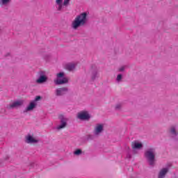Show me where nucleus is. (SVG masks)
Listing matches in <instances>:
<instances>
[{
	"mask_svg": "<svg viewBox=\"0 0 178 178\" xmlns=\"http://www.w3.org/2000/svg\"><path fill=\"white\" fill-rule=\"evenodd\" d=\"M35 106H37V103L33 101L31 102L27 106V107L25 108V110L24 111V113L33 111L35 108Z\"/></svg>",
	"mask_w": 178,
	"mask_h": 178,
	"instance_id": "9",
	"label": "nucleus"
},
{
	"mask_svg": "<svg viewBox=\"0 0 178 178\" xmlns=\"http://www.w3.org/2000/svg\"><path fill=\"white\" fill-rule=\"evenodd\" d=\"M155 148H149L145 152V156L147 159L150 166L155 165Z\"/></svg>",
	"mask_w": 178,
	"mask_h": 178,
	"instance_id": "2",
	"label": "nucleus"
},
{
	"mask_svg": "<svg viewBox=\"0 0 178 178\" xmlns=\"http://www.w3.org/2000/svg\"><path fill=\"white\" fill-rule=\"evenodd\" d=\"M77 118L80 119V120H88L91 116L88 111H83L78 113Z\"/></svg>",
	"mask_w": 178,
	"mask_h": 178,
	"instance_id": "6",
	"label": "nucleus"
},
{
	"mask_svg": "<svg viewBox=\"0 0 178 178\" xmlns=\"http://www.w3.org/2000/svg\"><path fill=\"white\" fill-rule=\"evenodd\" d=\"M69 2H70V0H64L63 5L64 6H67V5H69Z\"/></svg>",
	"mask_w": 178,
	"mask_h": 178,
	"instance_id": "20",
	"label": "nucleus"
},
{
	"mask_svg": "<svg viewBox=\"0 0 178 178\" xmlns=\"http://www.w3.org/2000/svg\"><path fill=\"white\" fill-rule=\"evenodd\" d=\"M48 80V78L45 75H40V77L36 80V83L38 84H42V83H45Z\"/></svg>",
	"mask_w": 178,
	"mask_h": 178,
	"instance_id": "13",
	"label": "nucleus"
},
{
	"mask_svg": "<svg viewBox=\"0 0 178 178\" xmlns=\"http://www.w3.org/2000/svg\"><path fill=\"white\" fill-rule=\"evenodd\" d=\"M87 16H88V13H87V12L82 13L77 15L72 23V29H74V30H77L79 27L85 26L88 22Z\"/></svg>",
	"mask_w": 178,
	"mask_h": 178,
	"instance_id": "1",
	"label": "nucleus"
},
{
	"mask_svg": "<svg viewBox=\"0 0 178 178\" xmlns=\"http://www.w3.org/2000/svg\"><path fill=\"white\" fill-rule=\"evenodd\" d=\"M65 67L67 70H69V72H72L76 69V63H67L65 65Z\"/></svg>",
	"mask_w": 178,
	"mask_h": 178,
	"instance_id": "12",
	"label": "nucleus"
},
{
	"mask_svg": "<svg viewBox=\"0 0 178 178\" xmlns=\"http://www.w3.org/2000/svg\"><path fill=\"white\" fill-rule=\"evenodd\" d=\"M170 133L172 137H175V136H177V132L176 131V127L175 126L171 127L170 129Z\"/></svg>",
	"mask_w": 178,
	"mask_h": 178,
	"instance_id": "17",
	"label": "nucleus"
},
{
	"mask_svg": "<svg viewBox=\"0 0 178 178\" xmlns=\"http://www.w3.org/2000/svg\"><path fill=\"white\" fill-rule=\"evenodd\" d=\"M168 170H169V169H168V168H163L159 174V178L165 177V176L168 173Z\"/></svg>",
	"mask_w": 178,
	"mask_h": 178,
	"instance_id": "15",
	"label": "nucleus"
},
{
	"mask_svg": "<svg viewBox=\"0 0 178 178\" xmlns=\"http://www.w3.org/2000/svg\"><path fill=\"white\" fill-rule=\"evenodd\" d=\"M122 108V104L119 103L115 105V109H120Z\"/></svg>",
	"mask_w": 178,
	"mask_h": 178,
	"instance_id": "22",
	"label": "nucleus"
},
{
	"mask_svg": "<svg viewBox=\"0 0 178 178\" xmlns=\"http://www.w3.org/2000/svg\"><path fill=\"white\" fill-rule=\"evenodd\" d=\"M92 138H94V136H92V135H88V140H92Z\"/></svg>",
	"mask_w": 178,
	"mask_h": 178,
	"instance_id": "23",
	"label": "nucleus"
},
{
	"mask_svg": "<svg viewBox=\"0 0 178 178\" xmlns=\"http://www.w3.org/2000/svg\"><path fill=\"white\" fill-rule=\"evenodd\" d=\"M102 130H104V125L101 124H97L95 128V135L98 136V134H101V133H102Z\"/></svg>",
	"mask_w": 178,
	"mask_h": 178,
	"instance_id": "11",
	"label": "nucleus"
},
{
	"mask_svg": "<svg viewBox=\"0 0 178 178\" xmlns=\"http://www.w3.org/2000/svg\"><path fill=\"white\" fill-rule=\"evenodd\" d=\"M25 141L27 144H35V143H38V139L34 138L31 135H28L26 136Z\"/></svg>",
	"mask_w": 178,
	"mask_h": 178,
	"instance_id": "7",
	"label": "nucleus"
},
{
	"mask_svg": "<svg viewBox=\"0 0 178 178\" xmlns=\"http://www.w3.org/2000/svg\"><path fill=\"white\" fill-rule=\"evenodd\" d=\"M56 77L57 78L54 81V83L55 84H57V86H59L60 84H65V83H67V81H69V79L65 77V73L63 72H60L57 74Z\"/></svg>",
	"mask_w": 178,
	"mask_h": 178,
	"instance_id": "3",
	"label": "nucleus"
},
{
	"mask_svg": "<svg viewBox=\"0 0 178 178\" xmlns=\"http://www.w3.org/2000/svg\"><path fill=\"white\" fill-rule=\"evenodd\" d=\"M9 3H10V0H0V6L2 8H6Z\"/></svg>",
	"mask_w": 178,
	"mask_h": 178,
	"instance_id": "16",
	"label": "nucleus"
},
{
	"mask_svg": "<svg viewBox=\"0 0 178 178\" xmlns=\"http://www.w3.org/2000/svg\"><path fill=\"white\" fill-rule=\"evenodd\" d=\"M40 99H41V97L40 96H37L35 99L33 101H32L33 102H35V104H37L38 101H40Z\"/></svg>",
	"mask_w": 178,
	"mask_h": 178,
	"instance_id": "19",
	"label": "nucleus"
},
{
	"mask_svg": "<svg viewBox=\"0 0 178 178\" xmlns=\"http://www.w3.org/2000/svg\"><path fill=\"white\" fill-rule=\"evenodd\" d=\"M60 119V124L57 125L56 129V130H62V129H65L66 126H67V118L63 115L59 116Z\"/></svg>",
	"mask_w": 178,
	"mask_h": 178,
	"instance_id": "4",
	"label": "nucleus"
},
{
	"mask_svg": "<svg viewBox=\"0 0 178 178\" xmlns=\"http://www.w3.org/2000/svg\"><path fill=\"white\" fill-rule=\"evenodd\" d=\"M127 158H131V156L128 155V156H127Z\"/></svg>",
	"mask_w": 178,
	"mask_h": 178,
	"instance_id": "26",
	"label": "nucleus"
},
{
	"mask_svg": "<svg viewBox=\"0 0 178 178\" xmlns=\"http://www.w3.org/2000/svg\"><path fill=\"white\" fill-rule=\"evenodd\" d=\"M123 70H124V67H121L119 69V71H120V72H123Z\"/></svg>",
	"mask_w": 178,
	"mask_h": 178,
	"instance_id": "25",
	"label": "nucleus"
},
{
	"mask_svg": "<svg viewBox=\"0 0 178 178\" xmlns=\"http://www.w3.org/2000/svg\"><path fill=\"white\" fill-rule=\"evenodd\" d=\"M74 154L75 155H80V154H81V149H77V150H76V151L74 152Z\"/></svg>",
	"mask_w": 178,
	"mask_h": 178,
	"instance_id": "21",
	"label": "nucleus"
},
{
	"mask_svg": "<svg viewBox=\"0 0 178 178\" xmlns=\"http://www.w3.org/2000/svg\"><path fill=\"white\" fill-rule=\"evenodd\" d=\"M97 73H95V74H93V76H92V79L94 80V79H95V77H97Z\"/></svg>",
	"mask_w": 178,
	"mask_h": 178,
	"instance_id": "24",
	"label": "nucleus"
},
{
	"mask_svg": "<svg viewBox=\"0 0 178 178\" xmlns=\"http://www.w3.org/2000/svg\"><path fill=\"white\" fill-rule=\"evenodd\" d=\"M122 74H118L117 76L116 81H118V83H120V81H122Z\"/></svg>",
	"mask_w": 178,
	"mask_h": 178,
	"instance_id": "18",
	"label": "nucleus"
},
{
	"mask_svg": "<svg viewBox=\"0 0 178 178\" xmlns=\"http://www.w3.org/2000/svg\"><path fill=\"white\" fill-rule=\"evenodd\" d=\"M68 89L67 88H60L56 90V95L57 97H60L62 95H65L66 92H67Z\"/></svg>",
	"mask_w": 178,
	"mask_h": 178,
	"instance_id": "8",
	"label": "nucleus"
},
{
	"mask_svg": "<svg viewBox=\"0 0 178 178\" xmlns=\"http://www.w3.org/2000/svg\"><path fill=\"white\" fill-rule=\"evenodd\" d=\"M143 148V143L141 142L136 140L132 143V149H141Z\"/></svg>",
	"mask_w": 178,
	"mask_h": 178,
	"instance_id": "10",
	"label": "nucleus"
},
{
	"mask_svg": "<svg viewBox=\"0 0 178 178\" xmlns=\"http://www.w3.org/2000/svg\"><path fill=\"white\" fill-rule=\"evenodd\" d=\"M63 0H56V8L57 10H62Z\"/></svg>",
	"mask_w": 178,
	"mask_h": 178,
	"instance_id": "14",
	"label": "nucleus"
},
{
	"mask_svg": "<svg viewBox=\"0 0 178 178\" xmlns=\"http://www.w3.org/2000/svg\"><path fill=\"white\" fill-rule=\"evenodd\" d=\"M24 104V100L19 99L13 102V103L10 104L7 106V109H15V108H19L22 106Z\"/></svg>",
	"mask_w": 178,
	"mask_h": 178,
	"instance_id": "5",
	"label": "nucleus"
}]
</instances>
